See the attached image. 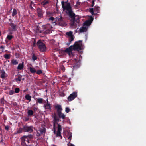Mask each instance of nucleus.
Masks as SVG:
<instances>
[{
	"label": "nucleus",
	"mask_w": 146,
	"mask_h": 146,
	"mask_svg": "<svg viewBox=\"0 0 146 146\" xmlns=\"http://www.w3.org/2000/svg\"><path fill=\"white\" fill-rule=\"evenodd\" d=\"M68 1V0H67L65 2L63 1L61 2L62 7L64 10H66L68 12V15L71 18V25L74 26L75 21L78 23H79L80 21L79 19H76V20H75V14L72 11L70 3H68L66 5H65V3H67Z\"/></svg>",
	"instance_id": "f257e3e1"
},
{
	"label": "nucleus",
	"mask_w": 146,
	"mask_h": 146,
	"mask_svg": "<svg viewBox=\"0 0 146 146\" xmlns=\"http://www.w3.org/2000/svg\"><path fill=\"white\" fill-rule=\"evenodd\" d=\"M82 41V40H80L75 42L74 44L72 45L73 46V50L78 51L82 50L83 48Z\"/></svg>",
	"instance_id": "f03ea898"
},
{
	"label": "nucleus",
	"mask_w": 146,
	"mask_h": 146,
	"mask_svg": "<svg viewBox=\"0 0 146 146\" xmlns=\"http://www.w3.org/2000/svg\"><path fill=\"white\" fill-rule=\"evenodd\" d=\"M65 36L68 39V42L66 44L69 45L71 43V42L73 41L74 36L73 35V32L70 31L69 32H67L66 33Z\"/></svg>",
	"instance_id": "7ed1b4c3"
},
{
	"label": "nucleus",
	"mask_w": 146,
	"mask_h": 146,
	"mask_svg": "<svg viewBox=\"0 0 146 146\" xmlns=\"http://www.w3.org/2000/svg\"><path fill=\"white\" fill-rule=\"evenodd\" d=\"M37 45L41 52H43L46 50V48L45 44L41 41V40H39L37 42Z\"/></svg>",
	"instance_id": "20e7f679"
},
{
	"label": "nucleus",
	"mask_w": 146,
	"mask_h": 146,
	"mask_svg": "<svg viewBox=\"0 0 146 146\" xmlns=\"http://www.w3.org/2000/svg\"><path fill=\"white\" fill-rule=\"evenodd\" d=\"M42 27L46 30L44 32L45 34H50L52 33V27L50 24H48L46 25H42Z\"/></svg>",
	"instance_id": "39448f33"
},
{
	"label": "nucleus",
	"mask_w": 146,
	"mask_h": 146,
	"mask_svg": "<svg viewBox=\"0 0 146 146\" xmlns=\"http://www.w3.org/2000/svg\"><path fill=\"white\" fill-rule=\"evenodd\" d=\"M55 19L56 21L59 25L63 26L65 25V23L62 16L57 17Z\"/></svg>",
	"instance_id": "423d86ee"
},
{
	"label": "nucleus",
	"mask_w": 146,
	"mask_h": 146,
	"mask_svg": "<svg viewBox=\"0 0 146 146\" xmlns=\"http://www.w3.org/2000/svg\"><path fill=\"white\" fill-rule=\"evenodd\" d=\"M33 127L32 126H23V132L31 133L33 131Z\"/></svg>",
	"instance_id": "0eeeda50"
},
{
	"label": "nucleus",
	"mask_w": 146,
	"mask_h": 146,
	"mask_svg": "<svg viewBox=\"0 0 146 146\" xmlns=\"http://www.w3.org/2000/svg\"><path fill=\"white\" fill-rule=\"evenodd\" d=\"M9 20L10 22L9 23V25L12 27V31H16L17 30V24H14L13 22V21L11 19H9Z\"/></svg>",
	"instance_id": "6e6552de"
},
{
	"label": "nucleus",
	"mask_w": 146,
	"mask_h": 146,
	"mask_svg": "<svg viewBox=\"0 0 146 146\" xmlns=\"http://www.w3.org/2000/svg\"><path fill=\"white\" fill-rule=\"evenodd\" d=\"M77 92H74L68 97V100L69 101H71L76 98L77 97Z\"/></svg>",
	"instance_id": "1a4fd4ad"
},
{
	"label": "nucleus",
	"mask_w": 146,
	"mask_h": 146,
	"mask_svg": "<svg viewBox=\"0 0 146 146\" xmlns=\"http://www.w3.org/2000/svg\"><path fill=\"white\" fill-rule=\"evenodd\" d=\"M93 17L92 16H91L90 17V18L89 19L86 21L84 23V26H85L86 27L90 26L92 22L93 21Z\"/></svg>",
	"instance_id": "9d476101"
},
{
	"label": "nucleus",
	"mask_w": 146,
	"mask_h": 146,
	"mask_svg": "<svg viewBox=\"0 0 146 146\" xmlns=\"http://www.w3.org/2000/svg\"><path fill=\"white\" fill-rule=\"evenodd\" d=\"M58 129L56 133V136L58 137H61V138H62V136L61 135V131H62V127L58 123Z\"/></svg>",
	"instance_id": "9b49d317"
},
{
	"label": "nucleus",
	"mask_w": 146,
	"mask_h": 146,
	"mask_svg": "<svg viewBox=\"0 0 146 146\" xmlns=\"http://www.w3.org/2000/svg\"><path fill=\"white\" fill-rule=\"evenodd\" d=\"M72 45L71 46L68 48H67L65 50V52L67 53L70 55H73V54L72 52V50H73V48Z\"/></svg>",
	"instance_id": "f8f14e48"
},
{
	"label": "nucleus",
	"mask_w": 146,
	"mask_h": 146,
	"mask_svg": "<svg viewBox=\"0 0 146 146\" xmlns=\"http://www.w3.org/2000/svg\"><path fill=\"white\" fill-rule=\"evenodd\" d=\"M54 108L57 110V113L61 112L62 108L60 105L57 104L54 106Z\"/></svg>",
	"instance_id": "ddd939ff"
},
{
	"label": "nucleus",
	"mask_w": 146,
	"mask_h": 146,
	"mask_svg": "<svg viewBox=\"0 0 146 146\" xmlns=\"http://www.w3.org/2000/svg\"><path fill=\"white\" fill-rule=\"evenodd\" d=\"M74 63L75 64L73 66L74 68H77L80 66V62L78 61L77 59H74Z\"/></svg>",
	"instance_id": "4468645a"
},
{
	"label": "nucleus",
	"mask_w": 146,
	"mask_h": 146,
	"mask_svg": "<svg viewBox=\"0 0 146 146\" xmlns=\"http://www.w3.org/2000/svg\"><path fill=\"white\" fill-rule=\"evenodd\" d=\"M38 15L39 17H42L43 15V11L40 8H38L37 9Z\"/></svg>",
	"instance_id": "2eb2a0df"
},
{
	"label": "nucleus",
	"mask_w": 146,
	"mask_h": 146,
	"mask_svg": "<svg viewBox=\"0 0 146 146\" xmlns=\"http://www.w3.org/2000/svg\"><path fill=\"white\" fill-rule=\"evenodd\" d=\"M37 100L36 101V103H38L40 104L45 103L46 101L44 99L42 98H37Z\"/></svg>",
	"instance_id": "dca6fc26"
},
{
	"label": "nucleus",
	"mask_w": 146,
	"mask_h": 146,
	"mask_svg": "<svg viewBox=\"0 0 146 146\" xmlns=\"http://www.w3.org/2000/svg\"><path fill=\"white\" fill-rule=\"evenodd\" d=\"M88 27L85 26H83L80 28L79 29V31L80 32H86L87 31Z\"/></svg>",
	"instance_id": "f3484780"
},
{
	"label": "nucleus",
	"mask_w": 146,
	"mask_h": 146,
	"mask_svg": "<svg viewBox=\"0 0 146 146\" xmlns=\"http://www.w3.org/2000/svg\"><path fill=\"white\" fill-rule=\"evenodd\" d=\"M25 136H23L21 138V144L23 146H28L25 143Z\"/></svg>",
	"instance_id": "a211bd4d"
},
{
	"label": "nucleus",
	"mask_w": 146,
	"mask_h": 146,
	"mask_svg": "<svg viewBox=\"0 0 146 146\" xmlns=\"http://www.w3.org/2000/svg\"><path fill=\"white\" fill-rule=\"evenodd\" d=\"M1 78L3 79L5 78L6 77V74L5 73L4 70L2 69L1 70Z\"/></svg>",
	"instance_id": "6ab92c4d"
},
{
	"label": "nucleus",
	"mask_w": 146,
	"mask_h": 146,
	"mask_svg": "<svg viewBox=\"0 0 146 146\" xmlns=\"http://www.w3.org/2000/svg\"><path fill=\"white\" fill-rule=\"evenodd\" d=\"M43 107L46 110H50L51 109V104L48 103L47 104H44Z\"/></svg>",
	"instance_id": "aec40b11"
},
{
	"label": "nucleus",
	"mask_w": 146,
	"mask_h": 146,
	"mask_svg": "<svg viewBox=\"0 0 146 146\" xmlns=\"http://www.w3.org/2000/svg\"><path fill=\"white\" fill-rule=\"evenodd\" d=\"M57 115L58 116L59 118H62V119H64L65 116L64 113H62V112L57 113Z\"/></svg>",
	"instance_id": "412c9836"
},
{
	"label": "nucleus",
	"mask_w": 146,
	"mask_h": 146,
	"mask_svg": "<svg viewBox=\"0 0 146 146\" xmlns=\"http://www.w3.org/2000/svg\"><path fill=\"white\" fill-rule=\"evenodd\" d=\"M24 67V62L22 63H20L18 65L17 69L18 70H21L23 69Z\"/></svg>",
	"instance_id": "4be33fe9"
},
{
	"label": "nucleus",
	"mask_w": 146,
	"mask_h": 146,
	"mask_svg": "<svg viewBox=\"0 0 146 146\" xmlns=\"http://www.w3.org/2000/svg\"><path fill=\"white\" fill-rule=\"evenodd\" d=\"M44 1L41 2V4L43 7H44L45 5L48 4L49 2L47 0H43Z\"/></svg>",
	"instance_id": "5701e85b"
},
{
	"label": "nucleus",
	"mask_w": 146,
	"mask_h": 146,
	"mask_svg": "<svg viewBox=\"0 0 146 146\" xmlns=\"http://www.w3.org/2000/svg\"><path fill=\"white\" fill-rule=\"evenodd\" d=\"M34 111L31 110H28L27 113L29 117H31L34 114Z\"/></svg>",
	"instance_id": "b1692460"
},
{
	"label": "nucleus",
	"mask_w": 146,
	"mask_h": 146,
	"mask_svg": "<svg viewBox=\"0 0 146 146\" xmlns=\"http://www.w3.org/2000/svg\"><path fill=\"white\" fill-rule=\"evenodd\" d=\"M100 8L99 7L95 6L94 7V12H96L97 13H100Z\"/></svg>",
	"instance_id": "393cba45"
},
{
	"label": "nucleus",
	"mask_w": 146,
	"mask_h": 146,
	"mask_svg": "<svg viewBox=\"0 0 146 146\" xmlns=\"http://www.w3.org/2000/svg\"><path fill=\"white\" fill-rule=\"evenodd\" d=\"M52 117L54 119V120L56 121L57 122L60 121V118H59V117H57L55 113L53 115Z\"/></svg>",
	"instance_id": "a878e982"
},
{
	"label": "nucleus",
	"mask_w": 146,
	"mask_h": 146,
	"mask_svg": "<svg viewBox=\"0 0 146 146\" xmlns=\"http://www.w3.org/2000/svg\"><path fill=\"white\" fill-rule=\"evenodd\" d=\"M29 69L30 72L32 74L36 73V69L33 67H30Z\"/></svg>",
	"instance_id": "bb28decb"
},
{
	"label": "nucleus",
	"mask_w": 146,
	"mask_h": 146,
	"mask_svg": "<svg viewBox=\"0 0 146 146\" xmlns=\"http://www.w3.org/2000/svg\"><path fill=\"white\" fill-rule=\"evenodd\" d=\"M89 11L91 13L92 15H97V13H95L94 11V9L93 8L89 9Z\"/></svg>",
	"instance_id": "cd10ccee"
},
{
	"label": "nucleus",
	"mask_w": 146,
	"mask_h": 146,
	"mask_svg": "<svg viewBox=\"0 0 146 146\" xmlns=\"http://www.w3.org/2000/svg\"><path fill=\"white\" fill-rule=\"evenodd\" d=\"M25 99L28 100H29V101H30L31 100V97L28 94H26L25 96Z\"/></svg>",
	"instance_id": "c85d7f7f"
},
{
	"label": "nucleus",
	"mask_w": 146,
	"mask_h": 146,
	"mask_svg": "<svg viewBox=\"0 0 146 146\" xmlns=\"http://www.w3.org/2000/svg\"><path fill=\"white\" fill-rule=\"evenodd\" d=\"M32 59L34 61L36 60L37 59V57L35 55L34 53H32Z\"/></svg>",
	"instance_id": "c756f323"
},
{
	"label": "nucleus",
	"mask_w": 146,
	"mask_h": 146,
	"mask_svg": "<svg viewBox=\"0 0 146 146\" xmlns=\"http://www.w3.org/2000/svg\"><path fill=\"white\" fill-rule=\"evenodd\" d=\"M11 63L13 65H16L18 64V61L15 59H13L11 61Z\"/></svg>",
	"instance_id": "7c9ffc66"
},
{
	"label": "nucleus",
	"mask_w": 146,
	"mask_h": 146,
	"mask_svg": "<svg viewBox=\"0 0 146 146\" xmlns=\"http://www.w3.org/2000/svg\"><path fill=\"white\" fill-rule=\"evenodd\" d=\"M10 55L9 54H6L4 55V57L6 59H9L10 58Z\"/></svg>",
	"instance_id": "2f4dec72"
},
{
	"label": "nucleus",
	"mask_w": 146,
	"mask_h": 146,
	"mask_svg": "<svg viewBox=\"0 0 146 146\" xmlns=\"http://www.w3.org/2000/svg\"><path fill=\"white\" fill-rule=\"evenodd\" d=\"M17 14V11L15 9H13V10L12 14V16L14 17L15 15Z\"/></svg>",
	"instance_id": "473e14b6"
},
{
	"label": "nucleus",
	"mask_w": 146,
	"mask_h": 146,
	"mask_svg": "<svg viewBox=\"0 0 146 146\" xmlns=\"http://www.w3.org/2000/svg\"><path fill=\"white\" fill-rule=\"evenodd\" d=\"M13 36L12 35H7L6 39H8L9 40H11L13 38Z\"/></svg>",
	"instance_id": "72a5a7b5"
},
{
	"label": "nucleus",
	"mask_w": 146,
	"mask_h": 146,
	"mask_svg": "<svg viewBox=\"0 0 146 146\" xmlns=\"http://www.w3.org/2000/svg\"><path fill=\"white\" fill-rule=\"evenodd\" d=\"M26 136V137H25V138H29V139H32L33 138V136L31 134H29V135H27V136Z\"/></svg>",
	"instance_id": "f704fd0d"
},
{
	"label": "nucleus",
	"mask_w": 146,
	"mask_h": 146,
	"mask_svg": "<svg viewBox=\"0 0 146 146\" xmlns=\"http://www.w3.org/2000/svg\"><path fill=\"white\" fill-rule=\"evenodd\" d=\"M22 76L21 75H20L16 79V81H21L22 80Z\"/></svg>",
	"instance_id": "c9c22d12"
},
{
	"label": "nucleus",
	"mask_w": 146,
	"mask_h": 146,
	"mask_svg": "<svg viewBox=\"0 0 146 146\" xmlns=\"http://www.w3.org/2000/svg\"><path fill=\"white\" fill-rule=\"evenodd\" d=\"M23 131V128H19L17 131V133H21Z\"/></svg>",
	"instance_id": "e433bc0d"
},
{
	"label": "nucleus",
	"mask_w": 146,
	"mask_h": 146,
	"mask_svg": "<svg viewBox=\"0 0 146 146\" xmlns=\"http://www.w3.org/2000/svg\"><path fill=\"white\" fill-rule=\"evenodd\" d=\"M11 105L15 107V106H17V103L15 102H11Z\"/></svg>",
	"instance_id": "4c0bfd02"
},
{
	"label": "nucleus",
	"mask_w": 146,
	"mask_h": 146,
	"mask_svg": "<svg viewBox=\"0 0 146 146\" xmlns=\"http://www.w3.org/2000/svg\"><path fill=\"white\" fill-rule=\"evenodd\" d=\"M20 89L18 88H17L15 89V92L16 93H18L19 92Z\"/></svg>",
	"instance_id": "58836bf2"
},
{
	"label": "nucleus",
	"mask_w": 146,
	"mask_h": 146,
	"mask_svg": "<svg viewBox=\"0 0 146 146\" xmlns=\"http://www.w3.org/2000/svg\"><path fill=\"white\" fill-rule=\"evenodd\" d=\"M37 74H40L42 73V70H37V71H36V72Z\"/></svg>",
	"instance_id": "ea45409f"
},
{
	"label": "nucleus",
	"mask_w": 146,
	"mask_h": 146,
	"mask_svg": "<svg viewBox=\"0 0 146 146\" xmlns=\"http://www.w3.org/2000/svg\"><path fill=\"white\" fill-rule=\"evenodd\" d=\"M15 92L13 90H10L9 92V95H12Z\"/></svg>",
	"instance_id": "a19ab883"
},
{
	"label": "nucleus",
	"mask_w": 146,
	"mask_h": 146,
	"mask_svg": "<svg viewBox=\"0 0 146 146\" xmlns=\"http://www.w3.org/2000/svg\"><path fill=\"white\" fill-rule=\"evenodd\" d=\"M45 128H43L41 130H40V132L42 133H45Z\"/></svg>",
	"instance_id": "79ce46f5"
},
{
	"label": "nucleus",
	"mask_w": 146,
	"mask_h": 146,
	"mask_svg": "<svg viewBox=\"0 0 146 146\" xmlns=\"http://www.w3.org/2000/svg\"><path fill=\"white\" fill-rule=\"evenodd\" d=\"M70 110L69 108L67 107L65 109V111L67 113H68L70 111Z\"/></svg>",
	"instance_id": "37998d69"
},
{
	"label": "nucleus",
	"mask_w": 146,
	"mask_h": 146,
	"mask_svg": "<svg viewBox=\"0 0 146 146\" xmlns=\"http://www.w3.org/2000/svg\"><path fill=\"white\" fill-rule=\"evenodd\" d=\"M1 103L3 104H4V99L3 98H2L1 99Z\"/></svg>",
	"instance_id": "c03bdc74"
},
{
	"label": "nucleus",
	"mask_w": 146,
	"mask_h": 146,
	"mask_svg": "<svg viewBox=\"0 0 146 146\" xmlns=\"http://www.w3.org/2000/svg\"><path fill=\"white\" fill-rule=\"evenodd\" d=\"M95 1V0H93L92 1V5H91V7H93L94 6V2Z\"/></svg>",
	"instance_id": "a18cd8bd"
},
{
	"label": "nucleus",
	"mask_w": 146,
	"mask_h": 146,
	"mask_svg": "<svg viewBox=\"0 0 146 146\" xmlns=\"http://www.w3.org/2000/svg\"><path fill=\"white\" fill-rule=\"evenodd\" d=\"M5 129L6 130H8L9 128V126L7 125L5 126Z\"/></svg>",
	"instance_id": "49530a36"
},
{
	"label": "nucleus",
	"mask_w": 146,
	"mask_h": 146,
	"mask_svg": "<svg viewBox=\"0 0 146 146\" xmlns=\"http://www.w3.org/2000/svg\"><path fill=\"white\" fill-rule=\"evenodd\" d=\"M36 42L35 40H34L33 43V46L35 47L36 45Z\"/></svg>",
	"instance_id": "de8ad7c7"
},
{
	"label": "nucleus",
	"mask_w": 146,
	"mask_h": 146,
	"mask_svg": "<svg viewBox=\"0 0 146 146\" xmlns=\"http://www.w3.org/2000/svg\"><path fill=\"white\" fill-rule=\"evenodd\" d=\"M71 138H72V135H70L69 136V137H68V139L70 141L71 139Z\"/></svg>",
	"instance_id": "09e8293b"
},
{
	"label": "nucleus",
	"mask_w": 146,
	"mask_h": 146,
	"mask_svg": "<svg viewBox=\"0 0 146 146\" xmlns=\"http://www.w3.org/2000/svg\"><path fill=\"white\" fill-rule=\"evenodd\" d=\"M54 19V18L52 17H51L49 18V20H51L52 21H53Z\"/></svg>",
	"instance_id": "8fccbe9b"
},
{
	"label": "nucleus",
	"mask_w": 146,
	"mask_h": 146,
	"mask_svg": "<svg viewBox=\"0 0 146 146\" xmlns=\"http://www.w3.org/2000/svg\"><path fill=\"white\" fill-rule=\"evenodd\" d=\"M25 141H26L28 143H29V140L28 138H25Z\"/></svg>",
	"instance_id": "3c124183"
},
{
	"label": "nucleus",
	"mask_w": 146,
	"mask_h": 146,
	"mask_svg": "<svg viewBox=\"0 0 146 146\" xmlns=\"http://www.w3.org/2000/svg\"><path fill=\"white\" fill-rule=\"evenodd\" d=\"M0 48L2 49V50H3L4 49V47L3 46H2L0 47Z\"/></svg>",
	"instance_id": "603ef678"
},
{
	"label": "nucleus",
	"mask_w": 146,
	"mask_h": 146,
	"mask_svg": "<svg viewBox=\"0 0 146 146\" xmlns=\"http://www.w3.org/2000/svg\"><path fill=\"white\" fill-rule=\"evenodd\" d=\"M68 146H75L73 144L71 143H70V144H68Z\"/></svg>",
	"instance_id": "864d4df0"
},
{
	"label": "nucleus",
	"mask_w": 146,
	"mask_h": 146,
	"mask_svg": "<svg viewBox=\"0 0 146 146\" xmlns=\"http://www.w3.org/2000/svg\"><path fill=\"white\" fill-rule=\"evenodd\" d=\"M80 5V2L78 1L77 2L75 6H76V5Z\"/></svg>",
	"instance_id": "5fc2aeb1"
},
{
	"label": "nucleus",
	"mask_w": 146,
	"mask_h": 146,
	"mask_svg": "<svg viewBox=\"0 0 146 146\" xmlns=\"http://www.w3.org/2000/svg\"><path fill=\"white\" fill-rule=\"evenodd\" d=\"M61 69L62 70H64V68L63 66H62L61 67Z\"/></svg>",
	"instance_id": "6e6d98bb"
},
{
	"label": "nucleus",
	"mask_w": 146,
	"mask_h": 146,
	"mask_svg": "<svg viewBox=\"0 0 146 146\" xmlns=\"http://www.w3.org/2000/svg\"><path fill=\"white\" fill-rule=\"evenodd\" d=\"M29 120V119L28 117H25V121H28Z\"/></svg>",
	"instance_id": "4d7b16f0"
},
{
	"label": "nucleus",
	"mask_w": 146,
	"mask_h": 146,
	"mask_svg": "<svg viewBox=\"0 0 146 146\" xmlns=\"http://www.w3.org/2000/svg\"><path fill=\"white\" fill-rule=\"evenodd\" d=\"M30 5H35L32 1H31Z\"/></svg>",
	"instance_id": "13d9d810"
},
{
	"label": "nucleus",
	"mask_w": 146,
	"mask_h": 146,
	"mask_svg": "<svg viewBox=\"0 0 146 146\" xmlns=\"http://www.w3.org/2000/svg\"><path fill=\"white\" fill-rule=\"evenodd\" d=\"M54 129V134H55L56 133V128H53Z\"/></svg>",
	"instance_id": "bf43d9fd"
},
{
	"label": "nucleus",
	"mask_w": 146,
	"mask_h": 146,
	"mask_svg": "<svg viewBox=\"0 0 146 146\" xmlns=\"http://www.w3.org/2000/svg\"><path fill=\"white\" fill-rule=\"evenodd\" d=\"M30 8L31 9H33V7H32V5H30Z\"/></svg>",
	"instance_id": "052dcab7"
},
{
	"label": "nucleus",
	"mask_w": 146,
	"mask_h": 146,
	"mask_svg": "<svg viewBox=\"0 0 146 146\" xmlns=\"http://www.w3.org/2000/svg\"><path fill=\"white\" fill-rule=\"evenodd\" d=\"M55 124L54 123H53V128H56Z\"/></svg>",
	"instance_id": "680f3d73"
},
{
	"label": "nucleus",
	"mask_w": 146,
	"mask_h": 146,
	"mask_svg": "<svg viewBox=\"0 0 146 146\" xmlns=\"http://www.w3.org/2000/svg\"><path fill=\"white\" fill-rule=\"evenodd\" d=\"M54 123L55 124H56V123H57L58 124V123H57V122L55 121L54 120V123Z\"/></svg>",
	"instance_id": "e2e57ef3"
},
{
	"label": "nucleus",
	"mask_w": 146,
	"mask_h": 146,
	"mask_svg": "<svg viewBox=\"0 0 146 146\" xmlns=\"http://www.w3.org/2000/svg\"><path fill=\"white\" fill-rule=\"evenodd\" d=\"M46 101H47V103H48V99H47Z\"/></svg>",
	"instance_id": "0e129e2a"
},
{
	"label": "nucleus",
	"mask_w": 146,
	"mask_h": 146,
	"mask_svg": "<svg viewBox=\"0 0 146 146\" xmlns=\"http://www.w3.org/2000/svg\"><path fill=\"white\" fill-rule=\"evenodd\" d=\"M24 79H24V78H22V80L23 81L24 80Z\"/></svg>",
	"instance_id": "69168bd1"
},
{
	"label": "nucleus",
	"mask_w": 146,
	"mask_h": 146,
	"mask_svg": "<svg viewBox=\"0 0 146 146\" xmlns=\"http://www.w3.org/2000/svg\"><path fill=\"white\" fill-rule=\"evenodd\" d=\"M37 28H38V30H39V28H38V26L37 27Z\"/></svg>",
	"instance_id": "338daca9"
},
{
	"label": "nucleus",
	"mask_w": 146,
	"mask_h": 146,
	"mask_svg": "<svg viewBox=\"0 0 146 146\" xmlns=\"http://www.w3.org/2000/svg\"><path fill=\"white\" fill-rule=\"evenodd\" d=\"M5 41H6V42L7 43V42H8L7 41V40H6Z\"/></svg>",
	"instance_id": "774afa93"
}]
</instances>
